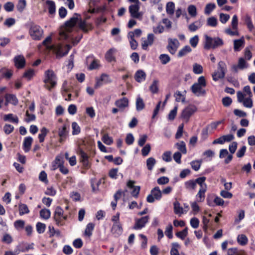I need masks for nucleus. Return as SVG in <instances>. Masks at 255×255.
I'll list each match as a JSON object with an SVG mask.
<instances>
[{"instance_id":"nucleus-1","label":"nucleus","mask_w":255,"mask_h":255,"mask_svg":"<svg viewBox=\"0 0 255 255\" xmlns=\"http://www.w3.org/2000/svg\"><path fill=\"white\" fill-rule=\"evenodd\" d=\"M78 24L79 27L84 32H87L92 29V25L82 20L81 15L75 13L73 16L67 21L59 31V39H67L71 37L70 33L72 31L75 24Z\"/></svg>"},{"instance_id":"nucleus-2","label":"nucleus","mask_w":255,"mask_h":255,"mask_svg":"<svg viewBox=\"0 0 255 255\" xmlns=\"http://www.w3.org/2000/svg\"><path fill=\"white\" fill-rule=\"evenodd\" d=\"M51 40V38L50 36L46 37V39L43 40V44L46 46L48 49L53 50L55 53L57 58L60 59L66 55L71 48V46L69 44H67L65 46H63L61 44L52 45L51 46L47 45V43L49 42Z\"/></svg>"},{"instance_id":"nucleus-3","label":"nucleus","mask_w":255,"mask_h":255,"mask_svg":"<svg viewBox=\"0 0 255 255\" xmlns=\"http://www.w3.org/2000/svg\"><path fill=\"white\" fill-rule=\"evenodd\" d=\"M205 49H215L224 45V41L223 39L219 37H211L207 35H205Z\"/></svg>"},{"instance_id":"nucleus-4","label":"nucleus","mask_w":255,"mask_h":255,"mask_svg":"<svg viewBox=\"0 0 255 255\" xmlns=\"http://www.w3.org/2000/svg\"><path fill=\"white\" fill-rule=\"evenodd\" d=\"M43 82L45 83L44 87L49 90L55 86L56 76L52 70H48L45 72V78Z\"/></svg>"},{"instance_id":"nucleus-5","label":"nucleus","mask_w":255,"mask_h":255,"mask_svg":"<svg viewBox=\"0 0 255 255\" xmlns=\"http://www.w3.org/2000/svg\"><path fill=\"white\" fill-rule=\"evenodd\" d=\"M227 71V66L225 63L222 61H220L218 64L217 70L212 74L213 79L217 81L220 79L224 78Z\"/></svg>"},{"instance_id":"nucleus-6","label":"nucleus","mask_w":255,"mask_h":255,"mask_svg":"<svg viewBox=\"0 0 255 255\" xmlns=\"http://www.w3.org/2000/svg\"><path fill=\"white\" fill-rule=\"evenodd\" d=\"M238 101L239 103H242L244 107L248 108H251L253 106V102L252 99V97L248 96L245 98L246 95L243 94L242 92L239 91L237 93Z\"/></svg>"},{"instance_id":"nucleus-7","label":"nucleus","mask_w":255,"mask_h":255,"mask_svg":"<svg viewBox=\"0 0 255 255\" xmlns=\"http://www.w3.org/2000/svg\"><path fill=\"white\" fill-rule=\"evenodd\" d=\"M197 108L195 106L190 105L184 108L181 115V118L185 122L189 121L190 117L197 111Z\"/></svg>"},{"instance_id":"nucleus-8","label":"nucleus","mask_w":255,"mask_h":255,"mask_svg":"<svg viewBox=\"0 0 255 255\" xmlns=\"http://www.w3.org/2000/svg\"><path fill=\"white\" fill-rule=\"evenodd\" d=\"M43 30L39 26L36 24H32L29 29V33L34 40H40L43 35Z\"/></svg>"},{"instance_id":"nucleus-9","label":"nucleus","mask_w":255,"mask_h":255,"mask_svg":"<svg viewBox=\"0 0 255 255\" xmlns=\"http://www.w3.org/2000/svg\"><path fill=\"white\" fill-rule=\"evenodd\" d=\"M162 196V192L160 190L159 187H155L153 188L150 194L148 195L146 200L148 203H153L155 200H160Z\"/></svg>"},{"instance_id":"nucleus-10","label":"nucleus","mask_w":255,"mask_h":255,"mask_svg":"<svg viewBox=\"0 0 255 255\" xmlns=\"http://www.w3.org/2000/svg\"><path fill=\"white\" fill-rule=\"evenodd\" d=\"M168 42L167 49L170 54L173 55L176 53L179 46V42L176 38H169L168 39Z\"/></svg>"},{"instance_id":"nucleus-11","label":"nucleus","mask_w":255,"mask_h":255,"mask_svg":"<svg viewBox=\"0 0 255 255\" xmlns=\"http://www.w3.org/2000/svg\"><path fill=\"white\" fill-rule=\"evenodd\" d=\"M33 244H28L26 243L22 242L19 243L16 247L15 253L17 254L20 252H26L30 249H33Z\"/></svg>"},{"instance_id":"nucleus-12","label":"nucleus","mask_w":255,"mask_h":255,"mask_svg":"<svg viewBox=\"0 0 255 255\" xmlns=\"http://www.w3.org/2000/svg\"><path fill=\"white\" fill-rule=\"evenodd\" d=\"M63 215V211L62 209L59 206L57 207L54 212V219L58 226H62L64 224L62 223Z\"/></svg>"},{"instance_id":"nucleus-13","label":"nucleus","mask_w":255,"mask_h":255,"mask_svg":"<svg viewBox=\"0 0 255 255\" xmlns=\"http://www.w3.org/2000/svg\"><path fill=\"white\" fill-rule=\"evenodd\" d=\"M149 217L148 216L143 217L135 221L133 228L135 230H140L144 227L145 224L148 222Z\"/></svg>"},{"instance_id":"nucleus-14","label":"nucleus","mask_w":255,"mask_h":255,"mask_svg":"<svg viewBox=\"0 0 255 255\" xmlns=\"http://www.w3.org/2000/svg\"><path fill=\"white\" fill-rule=\"evenodd\" d=\"M69 130L66 125H64L62 128L58 129V135L60 137L59 142L63 143L68 135Z\"/></svg>"},{"instance_id":"nucleus-15","label":"nucleus","mask_w":255,"mask_h":255,"mask_svg":"<svg viewBox=\"0 0 255 255\" xmlns=\"http://www.w3.org/2000/svg\"><path fill=\"white\" fill-rule=\"evenodd\" d=\"M154 40V35L152 33H149L147 35V39L142 38V48L144 50H146L148 46H151L153 43Z\"/></svg>"},{"instance_id":"nucleus-16","label":"nucleus","mask_w":255,"mask_h":255,"mask_svg":"<svg viewBox=\"0 0 255 255\" xmlns=\"http://www.w3.org/2000/svg\"><path fill=\"white\" fill-rule=\"evenodd\" d=\"M139 10V4H134L129 6V12L132 17L139 18L141 16Z\"/></svg>"},{"instance_id":"nucleus-17","label":"nucleus","mask_w":255,"mask_h":255,"mask_svg":"<svg viewBox=\"0 0 255 255\" xmlns=\"http://www.w3.org/2000/svg\"><path fill=\"white\" fill-rule=\"evenodd\" d=\"M248 67V64L243 58H240L237 65H234L232 66V70L237 73L239 70H243Z\"/></svg>"},{"instance_id":"nucleus-18","label":"nucleus","mask_w":255,"mask_h":255,"mask_svg":"<svg viewBox=\"0 0 255 255\" xmlns=\"http://www.w3.org/2000/svg\"><path fill=\"white\" fill-rule=\"evenodd\" d=\"M192 93L197 96L205 95L206 91L203 89V87L194 83L191 87Z\"/></svg>"},{"instance_id":"nucleus-19","label":"nucleus","mask_w":255,"mask_h":255,"mask_svg":"<svg viewBox=\"0 0 255 255\" xmlns=\"http://www.w3.org/2000/svg\"><path fill=\"white\" fill-rule=\"evenodd\" d=\"M111 232L116 237L120 236L123 233L122 224L121 223L114 224L111 229Z\"/></svg>"},{"instance_id":"nucleus-20","label":"nucleus","mask_w":255,"mask_h":255,"mask_svg":"<svg viewBox=\"0 0 255 255\" xmlns=\"http://www.w3.org/2000/svg\"><path fill=\"white\" fill-rule=\"evenodd\" d=\"M15 66L18 68H23L25 63V60L23 55L16 56L13 59Z\"/></svg>"},{"instance_id":"nucleus-21","label":"nucleus","mask_w":255,"mask_h":255,"mask_svg":"<svg viewBox=\"0 0 255 255\" xmlns=\"http://www.w3.org/2000/svg\"><path fill=\"white\" fill-rule=\"evenodd\" d=\"M115 105L118 107L120 110L123 111L125 108L128 106V100L127 98H123L118 100L115 102Z\"/></svg>"},{"instance_id":"nucleus-22","label":"nucleus","mask_w":255,"mask_h":255,"mask_svg":"<svg viewBox=\"0 0 255 255\" xmlns=\"http://www.w3.org/2000/svg\"><path fill=\"white\" fill-rule=\"evenodd\" d=\"M146 75L142 70H137L134 74V79L136 82L141 83L145 80Z\"/></svg>"},{"instance_id":"nucleus-23","label":"nucleus","mask_w":255,"mask_h":255,"mask_svg":"<svg viewBox=\"0 0 255 255\" xmlns=\"http://www.w3.org/2000/svg\"><path fill=\"white\" fill-rule=\"evenodd\" d=\"M203 25V21L201 19H198L195 22L189 24L188 26V29L191 31L194 32L196 31L200 28Z\"/></svg>"},{"instance_id":"nucleus-24","label":"nucleus","mask_w":255,"mask_h":255,"mask_svg":"<svg viewBox=\"0 0 255 255\" xmlns=\"http://www.w3.org/2000/svg\"><path fill=\"white\" fill-rule=\"evenodd\" d=\"M245 44V40L244 37H242L239 39L234 40V49L235 51H239L242 47H243Z\"/></svg>"},{"instance_id":"nucleus-25","label":"nucleus","mask_w":255,"mask_h":255,"mask_svg":"<svg viewBox=\"0 0 255 255\" xmlns=\"http://www.w3.org/2000/svg\"><path fill=\"white\" fill-rule=\"evenodd\" d=\"M33 139L30 136L26 137L23 141V148L25 152L30 150Z\"/></svg>"},{"instance_id":"nucleus-26","label":"nucleus","mask_w":255,"mask_h":255,"mask_svg":"<svg viewBox=\"0 0 255 255\" xmlns=\"http://www.w3.org/2000/svg\"><path fill=\"white\" fill-rule=\"evenodd\" d=\"M117 50L115 48L110 49L105 54V58L108 62L115 61L116 60L114 54L116 52Z\"/></svg>"},{"instance_id":"nucleus-27","label":"nucleus","mask_w":255,"mask_h":255,"mask_svg":"<svg viewBox=\"0 0 255 255\" xmlns=\"http://www.w3.org/2000/svg\"><path fill=\"white\" fill-rule=\"evenodd\" d=\"M5 100L7 101V102H9L10 104H11L14 106H16L18 104V100L16 97L15 95L11 94H7L5 96Z\"/></svg>"},{"instance_id":"nucleus-28","label":"nucleus","mask_w":255,"mask_h":255,"mask_svg":"<svg viewBox=\"0 0 255 255\" xmlns=\"http://www.w3.org/2000/svg\"><path fill=\"white\" fill-rule=\"evenodd\" d=\"M174 211L176 214L181 215L187 212V210H184L183 208L180 206V203L178 201L174 203Z\"/></svg>"},{"instance_id":"nucleus-29","label":"nucleus","mask_w":255,"mask_h":255,"mask_svg":"<svg viewBox=\"0 0 255 255\" xmlns=\"http://www.w3.org/2000/svg\"><path fill=\"white\" fill-rule=\"evenodd\" d=\"M46 4L47 6L48 12L50 14H53L55 12L56 6L54 1L51 0H47Z\"/></svg>"},{"instance_id":"nucleus-30","label":"nucleus","mask_w":255,"mask_h":255,"mask_svg":"<svg viewBox=\"0 0 255 255\" xmlns=\"http://www.w3.org/2000/svg\"><path fill=\"white\" fill-rule=\"evenodd\" d=\"M79 154L80 155L81 161L83 163V165L87 167L88 166V157L87 154L82 150L79 151Z\"/></svg>"},{"instance_id":"nucleus-31","label":"nucleus","mask_w":255,"mask_h":255,"mask_svg":"<svg viewBox=\"0 0 255 255\" xmlns=\"http://www.w3.org/2000/svg\"><path fill=\"white\" fill-rule=\"evenodd\" d=\"M3 120L4 121H9L15 124H17L18 123V119L17 117L16 116H14L12 114L4 115Z\"/></svg>"},{"instance_id":"nucleus-32","label":"nucleus","mask_w":255,"mask_h":255,"mask_svg":"<svg viewBox=\"0 0 255 255\" xmlns=\"http://www.w3.org/2000/svg\"><path fill=\"white\" fill-rule=\"evenodd\" d=\"M185 187L188 190L195 191L196 188V183L194 180H190L185 182Z\"/></svg>"},{"instance_id":"nucleus-33","label":"nucleus","mask_w":255,"mask_h":255,"mask_svg":"<svg viewBox=\"0 0 255 255\" xmlns=\"http://www.w3.org/2000/svg\"><path fill=\"white\" fill-rule=\"evenodd\" d=\"M192 49L191 47L188 45H186L179 51L178 57H182L190 53Z\"/></svg>"},{"instance_id":"nucleus-34","label":"nucleus","mask_w":255,"mask_h":255,"mask_svg":"<svg viewBox=\"0 0 255 255\" xmlns=\"http://www.w3.org/2000/svg\"><path fill=\"white\" fill-rule=\"evenodd\" d=\"M206 179V178L204 176L199 177L196 179L194 181L196 183V185L197 184H199L200 186V189H206L207 185L205 183V181Z\"/></svg>"},{"instance_id":"nucleus-35","label":"nucleus","mask_w":255,"mask_h":255,"mask_svg":"<svg viewBox=\"0 0 255 255\" xmlns=\"http://www.w3.org/2000/svg\"><path fill=\"white\" fill-rule=\"evenodd\" d=\"M237 242L240 245L245 246L247 244L248 239L245 235L241 234L238 235L237 237Z\"/></svg>"},{"instance_id":"nucleus-36","label":"nucleus","mask_w":255,"mask_h":255,"mask_svg":"<svg viewBox=\"0 0 255 255\" xmlns=\"http://www.w3.org/2000/svg\"><path fill=\"white\" fill-rule=\"evenodd\" d=\"M145 107L143 100L140 97H138L136 101V109L138 111H141Z\"/></svg>"},{"instance_id":"nucleus-37","label":"nucleus","mask_w":255,"mask_h":255,"mask_svg":"<svg viewBox=\"0 0 255 255\" xmlns=\"http://www.w3.org/2000/svg\"><path fill=\"white\" fill-rule=\"evenodd\" d=\"M49 132V130L45 127L40 129V133L38 135V138L40 142H42L44 140L45 137Z\"/></svg>"},{"instance_id":"nucleus-38","label":"nucleus","mask_w":255,"mask_h":255,"mask_svg":"<svg viewBox=\"0 0 255 255\" xmlns=\"http://www.w3.org/2000/svg\"><path fill=\"white\" fill-rule=\"evenodd\" d=\"M156 160L153 157H149L146 160V166L149 170H152L155 164Z\"/></svg>"},{"instance_id":"nucleus-39","label":"nucleus","mask_w":255,"mask_h":255,"mask_svg":"<svg viewBox=\"0 0 255 255\" xmlns=\"http://www.w3.org/2000/svg\"><path fill=\"white\" fill-rule=\"evenodd\" d=\"M19 211L20 215L28 214L29 212L27 206L24 204H20L19 205Z\"/></svg>"},{"instance_id":"nucleus-40","label":"nucleus","mask_w":255,"mask_h":255,"mask_svg":"<svg viewBox=\"0 0 255 255\" xmlns=\"http://www.w3.org/2000/svg\"><path fill=\"white\" fill-rule=\"evenodd\" d=\"M49 232L50 233V237H53L54 236L56 237H60L61 233L59 230H55L53 226H49L48 227Z\"/></svg>"},{"instance_id":"nucleus-41","label":"nucleus","mask_w":255,"mask_h":255,"mask_svg":"<svg viewBox=\"0 0 255 255\" xmlns=\"http://www.w3.org/2000/svg\"><path fill=\"white\" fill-rule=\"evenodd\" d=\"M94 228V224L91 223H89L86 227V228L85 230V234L90 237L92 234V231Z\"/></svg>"},{"instance_id":"nucleus-42","label":"nucleus","mask_w":255,"mask_h":255,"mask_svg":"<svg viewBox=\"0 0 255 255\" xmlns=\"http://www.w3.org/2000/svg\"><path fill=\"white\" fill-rule=\"evenodd\" d=\"M158 81L156 79L153 80L152 84L149 87V89L152 93H156L158 91Z\"/></svg>"},{"instance_id":"nucleus-43","label":"nucleus","mask_w":255,"mask_h":255,"mask_svg":"<svg viewBox=\"0 0 255 255\" xmlns=\"http://www.w3.org/2000/svg\"><path fill=\"white\" fill-rule=\"evenodd\" d=\"M50 211L48 209H44L40 211V216L44 219H48L50 217Z\"/></svg>"},{"instance_id":"nucleus-44","label":"nucleus","mask_w":255,"mask_h":255,"mask_svg":"<svg viewBox=\"0 0 255 255\" xmlns=\"http://www.w3.org/2000/svg\"><path fill=\"white\" fill-rule=\"evenodd\" d=\"M159 58L162 64H166L167 63H168L170 60V58L169 56L167 54H161Z\"/></svg>"},{"instance_id":"nucleus-45","label":"nucleus","mask_w":255,"mask_h":255,"mask_svg":"<svg viewBox=\"0 0 255 255\" xmlns=\"http://www.w3.org/2000/svg\"><path fill=\"white\" fill-rule=\"evenodd\" d=\"M193 71L196 74H200L203 72L202 66L197 63H195L193 66Z\"/></svg>"},{"instance_id":"nucleus-46","label":"nucleus","mask_w":255,"mask_h":255,"mask_svg":"<svg viewBox=\"0 0 255 255\" xmlns=\"http://www.w3.org/2000/svg\"><path fill=\"white\" fill-rule=\"evenodd\" d=\"M174 3L173 2H168L166 4V10L168 14H172L174 13Z\"/></svg>"},{"instance_id":"nucleus-47","label":"nucleus","mask_w":255,"mask_h":255,"mask_svg":"<svg viewBox=\"0 0 255 255\" xmlns=\"http://www.w3.org/2000/svg\"><path fill=\"white\" fill-rule=\"evenodd\" d=\"M72 134L73 135H77L81 131V129L80 127L78 126L77 123L73 122L72 124Z\"/></svg>"},{"instance_id":"nucleus-48","label":"nucleus","mask_w":255,"mask_h":255,"mask_svg":"<svg viewBox=\"0 0 255 255\" xmlns=\"http://www.w3.org/2000/svg\"><path fill=\"white\" fill-rule=\"evenodd\" d=\"M178 149L183 154L187 152L185 143L182 141L176 143Z\"/></svg>"},{"instance_id":"nucleus-49","label":"nucleus","mask_w":255,"mask_h":255,"mask_svg":"<svg viewBox=\"0 0 255 255\" xmlns=\"http://www.w3.org/2000/svg\"><path fill=\"white\" fill-rule=\"evenodd\" d=\"M36 228L37 232L39 234H42L44 232L45 228H46V225L45 224L43 223H41L40 222H38L37 223L36 225Z\"/></svg>"},{"instance_id":"nucleus-50","label":"nucleus","mask_w":255,"mask_h":255,"mask_svg":"<svg viewBox=\"0 0 255 255\" xmlns=\"http://www.w3.org/2000/svg\"><path fill=\"white\" fill-rule=\"evenodd\" d=\"M207 24L208 26L215 27L217 25V19L215 17H211L208 18Z\"/></svg>"},{"instance_id":"nucleus-51","label":"nucleus","mask_w":255,"mask_h":255,"mask_svg":"<svg viewBox=\"0 0 255 255\" xmlns=\"http://www.w3.org/2000/svg\"><path fill=\"white\" fill-rule=\"evenodd\" d=\"M188 234V228H185L181 232H178L176 234L177 237L180 238L182 240H184V238L187 236Z\"/></svg>"},{"instance_id":"nucleus-52","label":"nucleus","mask_w":255,"mask_h":255,"mask_svg":"<svg viewBox=\"0 0 255 255\" xmlns=\"http://www.w3.org/2000/svg\"><path fill=\"white\" fill-rule=\"evenodd\" d=\"M176 97V101L178 102H182L184 103L185 101V97L183 95L180 91H177L175 94Z\"/></svg>"},{"instance_id":"nucleus-53","label":"nucleus","mask_w":255,"mask_h":255,"mask_svg":"<svg viewBox=\"0 0 255 255\" xmlns=\"http://www.w3.org/2000/svg\"><path fill=\"white\" fill-rule=\"evenodd\" d=\"M189 14L192 17H195L197 15L196 7L193 5H190L188 7Z\"/></svg>"},{"instance_id":"nucleus-54","label":"nucleus","mask_w":255,"mask_h":255,"mask_svg":"<svg viewBox=\"0 0 255 255\" xmlns=\"http://www.w3.org/2000/svg\"><path fill=\"white\" fill-rule=\"evenodd\" d=\"M177 107H175L173 110H172L168 115V119L170 121L173 120L177 114Z\"/></svg>"},{"instance_id":"nucleus-55","label":"nucleus","mask_w":255,"mask_h":255,"mask_svg":"<svg viewBox=\"0 0 255 255\" xmlns=\"http://www.w3.org/2000/svg\"><path fill=\"white\" fill-rule=\"evenodd\" d=\"M102 141L107 145H111L113 142L112 138L106 134L103 135Z\"/></svg>"},{"instance_id":"nucleus-56","label":"nucleus","mask_w":255,"mask_h":255,"mask_svg":"<svg viewBox=\"0 0 255 255\" xmlns=\"http://www.w3.org/2000/svg\"><path fill=\"white\" fill-rule=\"evenodd\" d=\"M245 22L248 26V28H249L250 31H252V30L254 29V25L252 22L251 18L250 16L247 15L246 17L245 18Z\"/></svg>"},{"instance_id":"nucleus-57","label":"nucleus","mask_w":255,"mask_h":255,"mask_svg":"<svg viewBox=\"0 0 255 255\" xmlns=\"http://www.w3.org/2000/svg\"><path fill=\"white\" fill-rule=\"evenodd\" d=\"M13 126L9 124H5L3 127L4 131L6 134H9L11 133L13 131Z\"/></svg>"},{"instance_id":"nucleus-58","label":"nucleus","mask_w":255,"mask_h":255,"mask_svg":"<svg viewBox=\"0 0 255 255\" xmlns=\"http://www.w3.org/2000/svg\"><path fill=\"white\" fill-rule=\"evenodd\" d=\"M215 8V4L214 3L207 4L205 8V13L206 14H209Z\"/></svg>"},{"instance_id":"nucleus-59","label":"nucleus","mask_w":255,"mask_h":255,"mask_svg":"<svg viewBox=\"0 0 255 255\" xmlns=\"http://www.w3.org/2000/svg\"><path fill=\"white\" fill-rule=\"evenodd\" d=\"M198 41V36L195 35L194 36L190 38L189 40V43L193 47L195 48L197 46Z\"/></svg>"},{"instance_id":"nucleus-60","label":"nucleus","mask_w":255,"mask_h":255,"mask_svg":"<svg viewBox=\"0 0 255 255\" xmlns=\"http://www.w3.org/2000/svg\"><path fill=\"white\" fill-rule=\"evenodd\" d=\"M26 6V1L25 0H19L17 5V9L19 11H22Z\"/></svg>"},{"instance_id":"nucleus-61","label":"nucleus","mask_w":255,"mask_h":255,"mask_svg":"<svg viewBox=\"0 0 255 255\" xmlns=\"http://www.w3.org/2000/svg\"><path fill=\"white\" fill-rule=\"evenodd\" d=\"M172 226L171 224L169 225L166 228L165 234L169 239H171L173 237L172 235Z\"/></svg>"},{"instance_id":"nucleus-62","label":"nucleus","mask_w":255,"mask_h":255,"mask_svg":"<svg viewBox=\"0 0 255 255\" xmlns=\"http://www.w3.org/2000/svg\"><path fill=\"white\" fill-rule=\"evenodd\" d=\"M171 152L168 151L165 152L162 155V159L166 162H169L171 160Z\"/></svg>"},{"instance_id":"nucleus-63","label":"nucleus","mask_w":255,"mask_h":255,"mask_svg":"<svg viewBox=\"0 0 255 255\" xmlns=\"http://www.w3.org/2000/svg\"><path fill=\"white\" fill-rule=\"evenodd\" d=\"M151 149L150 145L149 144H147L145 145L144 147H143V148L141 150V153L142 155L143 156H147L149 152H150Z\"/></svg>"},{"instance_id":"nucleus-64","label":"nucleus","mask_w":255,"mask_h":255,"mask_svg":"<svg viewBox=\"0 0 255 255\" xmlns=\"http://www.w3.org/2000/svg\"><path fill=\"white\" fill-rule=\"evenodd\" d=\"M4 8L6 11H12L14 8V4L11 2H7L4 5Z\"/></svg>"}]
</instances>
